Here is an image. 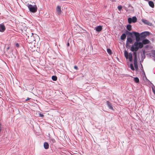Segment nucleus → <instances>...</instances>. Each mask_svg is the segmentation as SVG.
Masks as SVG:
<instances>
[{
  "instance_id": "1",
  "label": "nucleus",
  "mask_w": 155,
  "mask_h": 155,
  "mask_svg": "<svg viewBox=\"0 0 155 155\" xmlns=\"http://www.w3.org/2000/svg\"><path fill=\"white\" fill-rule=\"evenodd\" d=\"M150 41L147 39H140L138 37L136 38V41L134 43L140 48H141L143 47V45H146L150 43Z\"/></svg>"
},
{
  "instance_id": "2",
  "label": "nucleus",
  "mask_w": 155,
  "mask_h": 155,
  "mask_svg": "<svg viewBox=\"0 0 155 155\" xmlns=\"http://www.w3.org/2000/svg\"><path fill=\"white\" fill-rule=\"evenodd\" d=\"M140 48L134 43L132 45L130 50L133 52V55L134 56V58H137V51Z\"/></svg>"
},
{
  "instance_id": "3",
  "label": "nucleus",
  "mask_w": 155,
  "mask_h": 155,
  "mask_svg": "<svg viewBox=\"0 0 155 155\" xmlns=\"http://www.w3.org/2000/svg\"><path fill=\"white\" fill-rule=\"evenodd\" d=\"M29 11L32 13H35L37 10V7L36 5H32L28 3L27 5Z\"/></svg>"
},
{
  "instance_id": "4",
  "label": "nucleus",
  "mask_w": 155,
  "mask_h": 155,
  "mask_svg": "<svg viewBox=\"0 0 155 155\" xmlns=\"http://www.w3.org/2000/svg\"><path fill=\"white\" fill-rule=\"evenodd\" d=\"M125 33L126 35H127L131 37H133V36H134L136 38H136L139 36V33L135 31L130 32L126 30L125 31Z\"/></svg>"
},
{
  "instance_id": "5",
  "label": "nucleus",
  "mask_w": 155,
  "mask_h": 155,
  "mask_svg": "<svg viewBox=\"0 0 155 155\" xmlns=\"http://www.w3.org/2000/svg\"><path fill=\"white\" fill-rule=\"evenodd\" d=\"M124 55L126 59H129L130 61H132L133 56L132 53L130 52L128 53L127 51L125 50L124 52Z\"/></svg>"
},
{
  "instance_id": "6",
  "label": "nucleus",
  "mask_w": 155,
  "mask_h": 155,
  "mask_svg": "<svg viewBox=\"0 0 155 155\" xmlns=\"http://www.w3.org/2000/svg\"><path fill=\"white\" fill-rule=\"evenodd\" d=\"M150 34V32L147 31L143 32L140 34L139 33V37L140 38V39H143L145 38L146 36L149 35Z\"/></svg>"
},
{
  "instance_id": "7",
  "label": "nucleus",
  "mask_w": 155,
  "mask_h": 155,
  "mask_svg": "<svg viewBox=\"0 0 155 155\" xmlns=\"http://www.w3.org/2000/svg\"><path fill=\"white\" fill-rule=\"evenodd\" d=\"M133 43V39L131 37H127V41L126 44L125 45V47L126 48H128L130 47V44Z\"/></svg>"
},
{
  "instance_id": "8",
  "label": "nucleus",
  "mask_w": 155,
  "mask_h": 155,
  "mask_svg": "<svg viewBox=\"0 0 155 155\" xmlns=\"http://www.w3.org/2000/svg\"><path fill=\"white\" fill-rule=\"evenodd\" d=\"M137 21V18L135 16H134L132 18H128V21L129 24H131L132 22L135 23Z\"/></svg>"
},
{
  "instance_id": "9",
  "label": "nucleus",
  "mask_w": 155,
  "mask_h": 155,
  "mask_svg": "<svg viewBox=\"0 0 155 155\" xmlns=\"http://www.w3.org/2000/svg\"><path fill=\"white\" fill-rule=\"evenodd\" d=\"M142 21L145 24L151 26L152 25V23L149 22L148 21L145 19H142Z\"/></svg>"
},
{
  "instance_id": "10",
  "label": "nucleus",
  "mask_w": 155,
  "mask_h": 155,
  "mask_svg": "<svg viewBox=\"0 0 155 155\" xmlns=\"http://www.w3.org/2000/svg\"><path fill=\"white\" fill-rule=\"evenodd\" d=\"M5 30V27L4 25L2 24H0V32H3Z\"/></svg>"
},
{
  "instance_id": "11",
  "label": "nucleus",
  "mask_w": 155,
  "mask_h": 155,
  "mask_svg": "<svg viewBox=\"0 0 155 155\" xmlns=\"http://www.w3.org/2000/svg\"><path fill=\"white\" fill-rule=\"evenodd\" d=\"M107 104L109 108L110 109L113 110V108L112 106V104L109 101H107Z\"/></svg>"
},
{
  "instance_id": "12",
  "label": "nucleus",
  "mask_w": 155,
  "mask_h": 155,
  "mask_svg": "<svg viewBox=\"0 0 155 155\" xmlns=\"http://www.w3.org/2000/svg\"><path fill=\"white\" fill-rule=\"evenodd\" d=\"M56 12L58 14H60L61 13V10L60 7L59 6H57L56 8Z\"/></svg>"
},
{
  "instance_id": "13",
  "label": "nucleus",
  "mask_w": 155,
  "mask_h": 155,
  "mask_svg": "<svg viewBox=\"0 0 155 155\" xmlns=\"http://www.w3.org/2000/svg\"><path fill=\"white\" fill-rule=\"evenodd\" d=\"M102 29V26L100 25L97 27H96L95 28V29L97 31H100Z\"/></svg>"
},
{
  "instance_id": "14",
  "label": "nucleus",
  "mask_w": 155,
  "mask_h": 155,
  "mask_svg": "<svg viewBox=\"0 0 155 155\" xmlns=\"http://www.w3.org/2000/svg\"><path fill=\"white\" fill-rule=\"evenodd\" d=\"M126 37V34H123L120 36V39L121 40H124L125 39Z\"/></svg>"
},
{
  "instance_id": "15",
  "label": "nucleus",
  "mask_w": 155,
  "mask_h": 155,
  "mask_svg": "<svg viewBox=\"0 0 155 155\" xmlns=\"http://www.w3.org/2000/svg\"><path fill=\"white\" fill-rule=\"evenodd\" d=\"M49 146V145L48 143L45 142L44 143V147L45 149H48V148Z\"/></svg>"
},
{
  "instance_id": "16",
  "label": "nucleus",
  "mask_w": 155,
  "mask_h": 155,
  "mask_svg": "<svg viewBox=\"0 0 155 155\" xmlns=\"http://www.w3.org/2000/svg\"><path fill=\"white\" fill-rule=\"evenodd\" d=\"M148 4L149 6L153 8L154 7V4L152 1H149L148 2Z\"/></svg>"
},
{
  "instance_id": "17",
  "label": "nucleus",
  "mask_w": 155,
  "mask_h": 155,
  "mask_svg": "<svg viewBox=\"0 0 155 155\" xmlns=\"http://www.w3.org/2000/svg\"><path fill=\"white\" fill-rule=\"evenodd\" d=\"M127 29L129 31H130L131 29V26L130 25H128L127 26Z\"/></svg>"
},
{
  "instance_id": "18",
  "label": "nucleus",
  "mask_w": 155,
  "mask_h": 155,
  "mask_svg": "<svg viewBox=\"0 0 155 155\" xmlns=\"http://www.w3.org/2000/svg\"><path fill=\"white\" fill-rule=\"evenodd\" d=\"M52 79L54 81H56L57 80V78L56 76L53 75L52 77Z\"/></svg>"
},
{
  "instance_id": "19",
  "label": "nucleus",
  "mask_w": 155,
  "mask_h": 155,
  "mask_svg": "<svg viewBox=\"0 0 155 155\" xmlns=\"http://www.w3.org/2000/svg\"><path fill=\"white\" fill-rule=\"evenodd\" d=\"M134 65L137 64V58H134Z\"/></svg>"
},
{
  "instance_id": "20",
  "label": "nucleus",
  "mask_w": 155,
  "mask_h": 155,
  "mask_svg": "<svg viewBox=\"0 0 155 155\" xmlns=\"http://www.w3.org/2000/svg\"><path fill=\"white\" fill-rule=\"evenodd\" d=\"M134 81L136 83H138L139 82V79L137 77L134 78Z\"/></svg>"
},
{
  "instance_id": "21",
  "label": "nucleus",
  "mask_w": 155,
  "mask_h": 155,
  "mask_svg": "<svg viewBox=\"0 0 155 155\" xmlns=\"http://www.w3.org/2000/svg\"><path fill=\"white\" fill-rule=\"evenodd\" d=\"M107 51L110 55L112 54L110 48L107 49Z\"/></svg>"
},
{
  "instance_id": "22",
  "label": "nucleus",
  "mask_w": 155,
  "mask_h": 155,
  "mask_svg": "<svg viewBox=\"0 0 155 155\" xmlns=\"http://www.w3.org/2000/svg\"><path fill=\"white\" fill-rule=\"evenodd\" d=\"M152 54H153V57H155V50L152 51Z\"/></svg>"
},
{
  "instance_id": "23",
  "label": "nucleus",
  "mask_w": 155,
  "mask_h": 155,
  "mask_svg": "<svg viewBox=\"0 0 155 155\" xmlns=\"http://www.w3.org/2000/svg\"><path fill=\"white\" fill-rule=\"evenodd\" d=\"M141 56H142L141 59H142V60H143V59L145 58V56L144 55V51H143V54H142Z\"/></svg>"
},
{
  "instance_id": "24",
  "label": "nucleus",
  "mask_w": 155,
  "mask_h": 155,
  "mask_svg": "<svg viewBox=\"0 0 155 155\" xmlns=\"http://www.w3.org/2000/svg\"><path fill=\"white\" fill-rule=\"evenodd\" d=\"M130 68L133 70H134V68L133 65V64H130Z\"/></svg>"
},
{
  "instance_id": "25",
  "label": "nucleus",
  "mask_w": 155,
  "mask_h": 155,
  "mask_svg": "<svg viewBox=\"0 0 155 155\" xmlns=\"http://www.w3.org/2000/svg\"><path fill=\"white\" fill-rule=\"evenodd\" d=\"M122 8V7L121 5H119L118 6V10L120 11Z\"/></svg>"
},
{
  "instance_id": "26",
  "label": "nucleus",
  "mask_w": 155,
  "mask_h": 155,
  "mask_svg": "<svg viewBox=\"0 0 155 155\" xmlns=\"http://www.w3.org/2000/svg\"><path fill=\"white\" fill-rule=\"evenodd\" d=\"M51 141L52 142V143H54L55 142V140L53 138L51 139Z\"/></svg>"
},
{
  "instance_id": "27",
  "label": "nucleus",
  "mask_w": 155,
  "mask_h": 155,
  "mask_svg": "<svg viewBox=\"0 0 155 155\" xmlns=\"http://www.w3.org/2000/svg\"><path fill=\"white\" fill-rule=\"evenodd\" d=\"M134 66L135 68V69L136 70H137L138 69L137 64L134 65Z\"/></svg>"
},
{
  "instance_id": "28",
  "label": "nucleus",
  "mask_w": 155,
  "mask_h": 155,
  "mask_svg": "<svg viewBox=\"0 0 155 155\" xmlns=\"http://www.w3.org/2000/svg\"><path fill=\"white\" fill-rule=\"evenodd\" d=\"M39 117H43L44 116V115L43 114H41V113H39Z\"/></svg>"
},
{
  "instance_id": "29",
  "label": "nucleus",
  "mask_w": 155,
  "mask_h": 155,
  "mask_svg": "<svg viewBox=\"0 0 155 155\" xmlns=\"http://www.w3.org/2000/svg\"><path fill=\"white\" fill-rule=\"evenodd\" d=\"M74 68L76 70H77L78 69V68L76 66H74Z\"/></svg>"
},
{
  "instance_id": "30",
  "label": "nucleus",
  "mask_w": 155,
  "mask_h": 155,
  "mask_svg": "<svg viewBox=\"0 0 155 155\" xmlns=\"http://www.w3.org/2000/svg\"><path fill=\"white\" fill-rule=\"evenodd\" d=\"M16 46L17 47H19V45L18 43H17L16 44Z\"/></svg>"
},
{
  "instance_id": "31",
  "label": "nucleus",
  "mask_w": 155,
  "mask_h": 155,
  "mask_svg": "<svg viewBox=\"0 0 155 155\" xmlns=\"http://www.w3.org/2000/svg\"><path fill=\"white\" fill-rule=\"evenodd\" d=\"M30 99H31V98H28L26 100V101H27V100H29Z\"/></svg>"
},
{
  "instance_id": "32",
  "label": "nucleus",
  "mask_w": 155,
  "mask_h": 155,
  "mask_svg": "<svg viewBox=\"0 0 155 155\" xmlns=\"http://www.w3.org/2000/svg\"><path fill=\"white\" fill-rule=\"evenodd\" d=\"M148 47V45H146L145 46V48H147Z\"/></svg>"
},
{
  "instance_id": "33",
  "label": "nucleus",
  "mask_w": 155,
  "mask_h": 155,
  "mask_svg": "<svg viewBox=\"0 0 155 155\" xmlns=\"http://www.w3.org/2000/svg\"><path fill=\"white\" fill-rule=\"evenodd\" d=\"M9 48H10L9 47H8V48H7V50H8L9 49Z\"/></svg>"
},
{
  "instance_id": "34",
  "label": "nucleus",
  "mask_w": 155,
  "mask_h": 155,
  "mask_svg": "<svg viewBox=\"0 0 155 155\" xmlns=\"http://www.w3.org/2000/svg\"><path fill=\"white\" fill-rule=\"evenodd\" d=\"M140 65H141V68H143V67L142 65L141 64H140Z\"/></svg>"
},
{
  "instance_id": "35",
  "label": "nucleus",
  "mask_w": 155,
  "mask_h": 155,
  "mask_svg": "<svg viewBox=\"0 0 155 155\" xmlns=\"http://www.w3.org/2000/svg\"><path fill=\"white\" fill-rule=\"evenodd\" d=\"M153 60L155 61V57H154Z\"/></svg>"
},
{
  "instance_id": "36",
  "label": "nucleus",
  "mask_w": 155,
  "mask_h": 155,
  "mask_svg": "<svg viewBox=\"0 0 155 155\" xmlns=\"http://www.w3.org/2000/svg\"><path fill=\"white\" fill-rule=\"evenodd\" d=\"M67 45H68V46H69V43H67Z\"/></svg>"
},
{
  "instance_id": "37",
  "label": "nucleus",
  "mask_w": 155,
  "mask_h": 155,
  "mask_svg": "<svg viewBox=\"0 0 155 155\" xmlns=\"http://www.w3.org/2000/svg\"><path fill=\"white\" fill-rule=\"evenodd\" d=\"M31 34H32V35H33V33H31Z\"/></svg>"
}]
</instances>
